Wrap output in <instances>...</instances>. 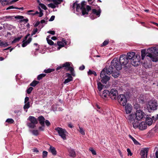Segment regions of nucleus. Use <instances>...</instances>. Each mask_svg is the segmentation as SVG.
Segmentation results:
<instances>
[{"label":"nucleus","mask_w":158,"mask_h":158,"mask_svg":"<svg viewBox=\"0 0 158 158\" xmlns=\"http://www.w3.org/2000/svg\"><path fill=\"white\" fill-rule=\"evenodd\" d=\"M47 32L52 35H54L55 34V32L54 31H48Z\"/></svg>","instance_id":"obj_53"},{"label":"nucleus","mask_w":158,"mask_h":158,"mask_svg":"<svg viewBox=\"0 0 158 158\" xmlns=\"http://www.w3.org/2000/svg\"><path fill=\"white\" fill-rule=\"evenodd\" d=\"M111 73L112 74V76L115 78L118 77L119 75V73L118 71L115 72V70H114V71L112 72V73H111Z\"/></svg>","instance_id":"obj_28"},{"label":"nucleus","mask_w":158,"mask_h":158,"mask_svg":"<svg viewBox=\"0 0 158 158\" xmlns=\"http://www.w3.org/2000/svg\"><path fill=\"white\" fill-rule=\"evenodd\" d=\"M152 118L153 119L155 120H157L158 119V114H157L156 116L155 117V116H152Z\"/></svg>","instance_id":"obj_60"},{"label":"nucleus","mask_w":158,"mask_h":158,"mask_svg":"<svg viewBox=\"0 0 158 158\" xmlns=\"http://www.w3.org/2000/svg\"><path fill=\"white\" fill-rule=\"evenodd\" d=\"M68 151L70 156L73 157H75L76 156L75 152L73 149H69Z\"/></svg>","instance_id":"obj_23"},{"label":"nucleus","mask_w":158,"mask_h":158,"mask_svg":"<svg viewBox=\"0 0 158 158\" xmlns=\"http://www.w3.org/2000/svg\"><path fill=\"white\" fill-rule=\"evenodd\" d=\"M79 128L80 129L79 132L81 133V134L82 135H85V131L83 130V128L82 127H79Z\"/></svg>","instance_id":"obj_46"},{"label":"nucleus","mask_w":158,"mask_h":158,"mask_svg":"<svg viewBox=\"0 0 158 158\" xmlns=\"http://www.w3.org/2000/svg\"><path fill=\"white\" fill-rule=\"evenodd\" d=\"M22 37L23 36L22 35H21L19 37L15 38L14 39V40L12 41V44H13L15 43H16L18 42H19V40L21 39Z\"/></svg>","instance_id":"obj_27"},{"label":"nucleus","mask_w":158,"mask_h":158,"mask_svg":"<svg viewBox=\"0 0 158 158\" xmlns=\"http://www.w3.org/2000/svg\"><path fill=\"white\" fill-rule=\"evenodd\" d=\"M9 45L7 42L4 43L3 41L0 40V46L6 47Z\"/></svg>","instance_id":"obj_25"},{"label":"nucleus","mask_w":158,"mask_h":158,"mask_svg":"<svg viewBox=\"0 0 158 158\" xmlns=\"http://www.w3.org/2000/svg\"><path fill=\"white\" fill-rule=\"evenodd\" d=\"M86 2L85 1H82L81 3V12L82 15H87L88 14V12L91 10L90 6L87 5L86 8L85 7V4Z\"/></svg>","instance_id":"obj_9"},{"label":"nucleus","mask_w":158,"mask_h":158,"mask_svg":"<svg viewBox=\"0 0 158 158\" xmlns=\"http://www.w3.org/2000/svg\"><path fill=\"white\" fill-rule=\"evenodd\" d=\"M13 17V16H6L4 17H3L2 19H2L3 20H8L9 19H12V18Z\"/></svg>","instance_id":"obj_31"},{"label":"nucleus","mask_w":158,"mask_h":158,"mask_svg":"<svg viewBox=\"0 0 158 158\" xmlns=\"http://www.w3.org/2000/svg\"><path fill=\"white\" fill-rule=\"evenodd\" d=\"M127 151L128 152V155L131 156L132 155V153L131 152V151L129 148H127Z\"/></svg>","instance_id":"obj_51"},{"label":"nucleus","mask_w":158,"mask_h":158,"mask_svg":"<svg viewBox=\"0 0 158 158\" xmlns=\"http://www.w3.org/2000/svg\"><path fill=\"white\" fill-rule=\"evenodd\" d=\"M33 152H39L38 150L36 148H34L33 149Z\"/></svg>","instance_id":"obj_63"},{"label":"nucleus","mask_w":158,"mask_h":158,"mask_svg":"<svg viewBox=\"0 0 158 158\" xmlns=\"http://www.w3.org/2000/svg\"><path fill=\"white\" fill-rule=\"evenodd\" d=\"M48 154V152L45 151H44L43 152V158L46 157Z\"/></svg>","instance_id":"obj_47"},{"label":"nucleus","mask_w":158,"mask_h":158,"mask_svg":"<svg viewBox=\"0 0 158 158\" xmlns=\"http://www.w3.org/2000/svg\"><path fill=\"white\" fill-rule=\"evenodd\" d=\"M46 74L45 73H42L38 75L37 77V79L38 80H40L42 79V78L44 77Z\"/></svg>","instance_id":"obj_29"},{"label":"nucleus","mask_w":158,"mask_h":158,"mask_svg":"<svg viewBox=\"0 0 158 158\" xmlns=\"http://www.w3.org/2000/svg\"><path fill=\"white\" fill-rule=\"evenodd\" d=\"M55 18V16L54 15H52L49 20V21H52L54 20Z\"/></svg>","instance_id":"obj_54"},{"label":"nucleus","mask_w":158,"mask_h":158,"mask_svg":"<svg viewBox=\"0 0 158 158\" xmlns=\"http://www.w3.org/2000/svg\"><path fill=\"white\" fill-rule=\"evenodd\" d=\"M146 123L149 126L151 125L153 121L152 118L148 117H146Z\"/></svg>","instance_id":"obj_22"},{"label":"nucleus","mask_w":158,"mask_h":158,"mask_svg":"<svg viewBox=\"0 0 158 158\" xmlns=\"http://www.w3.org/2000/svg\"><path fill=\"white\" fill-rule=\"evenodd\" d=\"M85 68V66L84 65H82L79 68V69L81 70H83Z\"/></svg>","instance_id":"obj_57"},{"label":"nucleus","mask_w":158,"mask_h":158,"mask_svg":"<svg viewBox=\"0 0 158 158\" xmlns=\"http://www.w3.org/2000/svg\"><path fill=\"white\" fill-rule=\"evenodd\" d=\"M49 150L53 155H55L56 154V151L54 147L50 146Z\"/></svg>","instance_id":"obj_24"},{"label":"nucleus","mask_w":158,"mask_h":158,"mask_svg":"<svg viewBox=\"0 0 158 158\" xmlns=\"http://www.w3.org/2000/svg\"><path fill=\"white\" fill-rule=\"evenodd\" d=\"M118 94V92L116 89H112L110 92L109 91V96L112 99H116Z\"/></svg>","instance_id":"obj_13"},{"label":"nucleus","mask_w":158,"mask_h":158,"mask_svg":"<svg viewBox=\"0 0 158 158\" xmlns=\"http://www.w3.org/2000/svg\"><path fill=\"white\" fill-rule=\"evenodd\" d=\"M119 60L121 64L122 65H126L129 62L128 59L127 58L126 55L122 54L121 55Z\"/></svg>","instance_id":"obj_12"},{"label":"nucleus","mask_w":158,"mask_h":158,"mask_svg":"<svg viewBox=\"0 0 158 158\" xmlns=\"http://www.w3.org/2000/svg\"><path fill=\"white\" fill-rule=\"evenodd\" d=\"M15 18L16 19L21 20L24 18V17L22 16L17 15L15 17Z\"/></svg>","instance_id":"obj_48"},{"label":"nucleus","mask_w":158,"mask_h":158,"mask_svg":"<svg viewBox=\"0 0 158 158\" xmlns=\"http://www.w3.org/2000/svg\"><path fill=\"white\" fill-rule=\"evenodd\" d=\"M98 88L99 91H101L102 89V87L104 86L101 83V82H97Z\"/></svg>","instance_id":"obj_26"},{"label":"nucleus","mask_w":158,"mask_h":158,"mask_svg":"<svg viewBox=\"0 0 158 158\" xmlns=\"http://www.w3.org/2000/svg\"><path fill=\"white\" fill-rule=\"evenodd\" d=\"M40 23V21H37L36 22V23L34 25V26L35 27H36L38 26L39 25Z\"/></svg>","instance_id":"obj_61"},{"label":"nucleus","mask_w":158,"mask_h":158,"mask_svg":"<svg viewBox=\"0 0 158 158\" xmlns=\"http://www.w3.org/2000/svg\"><path fill=\"white\" fill-rule=\"evenodd\" d=\"M32 39L31 37L28 38L27 41H23V44H22V46L23 47H26L28 44H29L31 41Z\"/></svg>","instance_id":"obj_21"},{"label":"nucleus","mask_w":158,"mask_h":158,"mask_svg":"<svg viewBox=\"0 0 158 158\" xmlns=\"http://www.w3.org/2000/svg\"><path fill=\"white\" fill-rule=\"evenodd\" d=\"M129 61L130 60L131 64L134 66H137L139 64L140 56L135 55L134 52L128 53L126 55Z\"/></svg>","instance_id":"obj_3"},{"label":"nucleus","mask_w":158,"mask_h":158,"mask_svg":"<svg viewBox=\"0 0 158 158\" xmlns=\"http://www.w3.org/2000/svg\"><path fill=\"white\" fill-rule=\"evenodd\" d=\"M108 70L107 68H104L101 71L100 73V77L101 78V82L102 83L106 84L110 78L109 76L111 74L108 73Z\"/></svg>","instance_id":"obj_6"},{"label":"nucleus","mask_w":158,"mask_h":158,"mask_svg":"<svg viewBox=\"0 0 158 158\" xmlns=\"http://www.w3.org/2000/svg\"><path fill=\"white\" fill-rule=\"evenodd\" d=\"M34 45L35 46L37 47V48H35V50L36 51L39 50L40 49V48L38 44L37 43H34Z\"/></svg>","instance_id":"obj_56"},{"label":"nucleus","mask_w":158,"mask_h":158,"mask_svg":"<svg viewBox=\"0 0 158 158\" xmlns=\"http://www.w3.org/2000/svg\"><path fill=\"white\" fill-rule=\"evenodd\" d=\"M55 130L58 132L59 135L63 139L65 140L66 139V136L68 132L65 129L60 127H57L55 128Z\"/></svg>","instance_id":"obj_10"},{"label":"nucleus","mask_w":158,"mask_h":158,"mask_svg":"<svg viewBox=\"0 0 158 158\" xmlns=\"http://www.w3.org/2000/svg\"><path fill=\"white\" fill-rule=\"evenodd\" d=\"M148 151V148H145L141 151L140 155L141 156V158H145L147 157Z\"/></svg>","instance_id":"obj_15"},{"label":"nucleus","mask_w":158,"mask_h":158,"mask_svg":"<svg viewBox=\"0 0 158 158\" xmlns=\"http://www.w3.org/2000/svg\"><path fill=\"white\" fill-rule=\"evenodd\" d=\"M101 96L102 98L105 99L107 97V96H109V91L107 89L104 90Z\"/></svg>","instance_id":"obj_20"},{"label":"nucleus","mask_w":158,"mask_h":158,"mask_svg":"<svg viewBox=\"0 0 158 158\" xmlns=\"http://www.w3.org/2000/svg\"><path fill=\"white\" fill-rule=\"evenodd\" d=\"M145 114L144 112L139 110L136 111L135 114L128 115L126 118L129 123H132L133 127L136 128L138 127L139 121L143 118H145Z\"/></svg>","instance_id":"obj_1"},{"label":"nucleus","mask_w":158,"mask_h":158,"mask_svg":"<svg viewBox=\"0 0 158 158\" xmlns=\"http://www.w3.org/2000/svg\"><path fill=\"white\" fill-rule=\"evenodd\" d=\"M28 119L30 122L27 123V126L29 128H35L36 127V124H37L38 123L37 119L35 117L33 116H29Z\"/></svg>","instance_id":"obj_7"},{"label":"nucleus","mask_w":158,"mask_h":158,"mask_svg":"<svg viewBox=\"0 0 158 158\" xmlns=\"http://www.w3.org/2000/svg\"><path fill=\"white\" fill-rule=\"evenodd\" d=\"M38 3H39V5L44 10H46L47 9L46 6L44 4L41 3L38 0Z\"/></svg>","instance_id":"obj_32"},{"label":"nucleus","mask_w":158,"mask_h":158,"mask_svg":"<svg viewBox=\"0 0 158 158\" xmlns=\"http://www.w3.org/2000/svg\"><path fill=\"white\" fill-rule=\"evenodd\" d=\"M147 127V124L146 123L144 122H142L141 123L138 125V127L141 130H145L146 129Z\"/></svg>","instance_id":"obj_14"},{"label":"nucleus","mask_w":158,"mask_h":158,"mask_svg":"<svg viewBox=\"0 0 158 158\" xmlns=\"http://www.w3.org/2000/svg\"><path fill=\"white\" fill-rule=\"evenodd\" d=\"M122 68V65L117 58H114L111 61V65L107 68L108 69L109 74H111L114 71V69L117 70H119Z\"/></svg>","instance_id":"obj_4"},{"label":"nucleus","mask_w":158,"mask_h":158,"mask_svg":"<svg viewBox=\"0 0 158 158\" xmlns=\"http://www.w3.org/2000/svg\"><path fill=\"white\" fill-rule=\"evenodd\" d=\"M45 119L42 116H40L38 118L37 120L39 121L40 123L43 127H44V121Z\"/></svg>","instance_id":"obj_17"},{"label":"nucleus","mask_w":158,"mask_h":158,"mask_svg":"<svg viewBox=\"0 0 158 158\" xmlns=\"http://www.w3.org/2000/svg\"><path fill=\"white\" fill-rule=\"evenodd\" d=\"M81 6L79 4L77 3L76 10L77 11L79 12V10L80 9H81Z\"/></svg>","instance_id":"obj_49"},{"label":"nucleus","mask_w":158,"mask_h":158,"mask_svg":"<svg viewBox=\"0 0 158 158\" xmlns=\"http://www.w3.org/2000/svg\"><path fill=\"white\" fill-rule=\"evenodd\" d=\"M101 11L100 9L98 10H97L96 9H94L92 10V13L93 14L95 15L98 17L100 16Z\"/></svg>","instance_id":"obj_18"},{"label":"nucleus","mask_w":158,"mask_h":158,"mask_svg":"<svg viewBox=\"0 0 158 158\" xmlns=\"http://www.w3.org/2000/svg\"><path fill=\"white\" fill-rule=\"evenodd\" d=\"M57 44L59 46L58 49L59 50L61 48L64 47L65 45H66L67 43L66 41H64V42L59 41L57 42Z\"/></svg>","instance_id":"obj_19"},{"label":"nucleus","mask_w":158,"mask_h":158,"mask_svg":"<svg viewBox=\"0 0 158 158\" xmlns=\"http://www.w3.org/2000/svg\"><path fill=\"white\" fill-rule=\"evenodd\" d=\"M88 75H91L92 74H94L95 76L97 75L96 73L94 71L91 70L90 69L89 70V71L88 72Z\"/></svg>","instance_id":"obj_36"},{"label":"nucleus","mask_w":158,"mask_h":158,"mask_svg":"<svg viewBox=\"0 0 158 158\" xmlns=\"http://www.w3.org/2000/svg\"><path fill=\"white\" fill-rule=\"evenodd\" d=\"M29 98L27 97H26L25 98L24 103H27V102H28V101H29Z\"/></svg>","instance_id":"obj_59"},{"label":"nucleus","mask_w":158,"mask_h":158,"mask_svg":"<svg viewBox=\"0 0 158 158\" xmlns=\"http://www.w3.org/2000/svg\"><path fill=\"white\" fill-rule=\"evenodd\" d=\"M33 88L32 87H30L27 90V93L28 94H30L33 89Z\"/></svg>","instance_id":"obj_44"},{"label":"nucleus","mask_w":158,"mask_h":158,"mask_svg":"<svg viewBox=\"0 0 158 158\" xmlns=\"http://www.w3.org/2000/svg\"><path fill=\"white\" fill-rule=\"evenodd\" d=\"M52 1L56 5H57L60 4L63 2V0H52Z\"/></svg>","instance_id":"obj_30"},{"label":"nucleus","mask_w":158,"mask_h":158,"mask_svg":"<svg viewBox=\"0 0 158 158\" xmlns=\"http://www.w3.org/2000/svg\"><path fill=\"white\" fill-rule=\"evenodd\" d=\"M109 43L108 40H105L103 43L102 45H101V46H106Z\"/></svg>","instance_id":"obj_50"},{"label":"nucleus","mask_w":158,"mask_h":158,"mask_svg":"<svg viewBox=\"0 0 158 158\" xmlns=\"http://www.w3.org/2000/svg\"><path fill=\"white\" fill-rule=\"evenodd\" d=\"M48 36H47L46 38L48 43L51 45H53L54 44V42L51 40L49 39L48 38Z\"/></svg>","instance_id":"obj_39"},{"label":"nucleus","mask_w":158,"mask_h":158,"mask_svg":"<svg viewBox=\"0 0 158 158\" xmlns=\"http://www.w3.org/2000/svg\"><path fill=\"white\" fill-rule=\"evenodd\" d=\"M129 137L133 140L134 144L136 145H138L139 144V143L131 135H129Z\"/></svg>","instance_id":"obj_34"},{"label":"nucleus","mask_w":158,"mask_h":158,"mask_svg":"<svg viewBox=\"0 0 158 158\" xmlns=\"http://www.w3.org/2000/svg\"><path fill=\"white\" fill-rule=\"evenodd\" d=\"M54 69H45L44 72L45 73H50L52 72H53L54 71Z\"/></svg>","instance_id":"obj_35"},{"label":"nucleus","mask_w":158,"mask_h":158,"mask_svg":"<svg viewBox=\"0 0 158 158\" xmlns=\"http://www.w3.org/2000/svg\"><path fill=\"white\" fill-rule=\"evenodd\" d=\"M39 83V81L34 80L30 84V85L33 87H35Z\"/></svg>","instance_id":"obj_33"},{"label":"nucleus","mask_w":158,"mask_h":158,"mask_svg":"<svg viewBox=\"0 0 158 158\" xmlns=\"http://www.w3.org/2000/svg\"><path fill=\"white\" fill-rule=\"evenodd\" d=\"M25 103V104L23 106L24 109H26L29 108L30 106V102H28L27 103Z\"/></svg>","instance_id":"obj_37"},{"label":"nucleus","mask_w":158,"mask_h":158,"mask_svg":"<svg viewBox=\"0 0 158 158\" xmlns=\"http://www.w3.org/2000/svg\"><path fill=\"white\" fill-rule=\"evenodd\" d=\"M156 158H158V151H157L156 152Z\"/></svg>","instance_id":"obj_64"},{"label":"nucleus","mask_w":158,"mask_h":158,"mask_svg":"<svg viewBox=\"0 0 158 158\" xmlns=\"http://www.w3.org/2000/svg\"><path fill=\"white\" fill-rule=\"evenodd\" d=\"M71 63L69 62H66L64 64L60 65L56 68V70H58L64 68V69L66 70L70 71L71 74L69 73H66L65 74L66 77L67 78L63 82V83L64 84H66L73 80V77H73L75 76L73 68L72 67L70 66Z\"/></svg>","instance_id":"obj_2"},{"label":"nucleus","mask_w":158,"mask_h":158,"mask_svg":"<svg viewBox=\"0 0 158 158\" xmlns=\"http://www.w3.org/2000/svg\"><path fill=\"white\" fill-rule=\"evenodd\" d=\"M48 6L49 7H51L53 9L55 8L56 7V5L54 3L53 4L52 3H50L48 5Z\"/></svg>","instance_id":"obj_41"},{"label":"nucleus","mask_w":158,"mask_h":158,"mask_svg":"<svg viewBox=\"0 0 158 158\" xmlns=\"http://www.w3.org/2000/svg\"><path fill=\"white\" fill-rule=\"evenodd\" d=\"M28 21V19H23L20 20V22H25L26 23H27Z\"/></svg>","instance_id":"obj_55"},{"label":"nucleus","mask_w":158,"mask_h":158,"mask_svg":"<svg viewBox=\"0 0 158 158\" xmlns=\"http://www.w3.org/2000/svg\"><path fill=\"white\" fill-rule=\"evenodd\" d=\"M6 122L8 123L9 124H12L14 123V120L12 118H8L6 121Z\"/></svg>","instance_id":"obj_40"},{"label":"nucleus","mask_w":158,"mask_h":158,"mask_svg":"<svg viewBox=\"0 0 158 158\" xmlns=\"http://www.w3.org/2000/svg\"><path fill=\"white\" fill-rule=\"evenodd\" d=\"M118 101L119 104L123 106H124L126 105L127 102V99L125 95L123 94H120L118 97Z\"/></svg>","instance_id":"obj_11"},{"label":"nucleus","mask_w":158,"mask_h":158,"mask_svg":"<svg viewBox=\"0 0 158 158\" xmlns=\"http://www.w3.org/2000/svg\"><path fill=\"white\" fill-rule=\"evenodd\" d=\"M44 122H45L46 125L47 126H48L50 125V123L48 120H46Z\"/></svg>","instance_id":"obj_52"},{"label":"nucleus","mask_w":158,"mask_h":158,"mask_svg":"<svg viewBox=\"0 0 158 158\" xmlns=\"http://www.w3.org/2000/svg\"><path fill=\"white\" fill-rule=\"evenodd\" d=\"M15 9V7H14L13 6H9V7H7L6 9V10H8L10 9Z\"/></svg>","instance_id":"obj_58"},{"label":"nucleus","mask_w":158,"mask_h":158,"mask_svg":"<svg viewBox=\"0 0 158 158\" xmlns=\"http://www.w3.org/2000/svg\"><path fill=\"white\" fill-rule=\"evenodd\" d=\"M77 2L75 3H74L73 4V6H72V8L73 9H74L76 6V4H77Z\"/></svg>","instance_id":"obj_62"},{"label":"nucleus","mask_w":158,"mask_h":158,"mask_svg":"<svg viewBox=\"0 0 158 158\" xmlns=\"http://www.w3.org/2000/svg\"><path fill=\"white\" fill-rule=\"evenodd\" d=\"M148 52L147 56L150 57L153 62H156L158 60V48L156 47L148 48L147 49Z\"/></svg>","instance_id":"obj_5"},{"label":"nucleus","mask_w":158,"mask_h":158,"mask_svg":"<svg viewBox=\"0 0 158 158\" xmlns=\"http://www.w3.org/2000/svg\"><path fill=\"white\" fill-rule=\"evenodd\" d=\"M38 31V29L37 28L34 29L32 31V33L31 34V36H32L33 35L36 34Z\"/></svg>","instance_id":"obj_42"},{"label":"nucleus","mask_w":158,"mask_h":158,"mask_svg":"<svg viewBox=\"0 0 158 158\" xmlns=\"http://www.w3.org/2000/svg\"><path fill=\"white\" fill-rule=\"evenodd\" d=\"M125 109L127 114L125 116L126 117V116L129 115L128 114L131 112L132 109L131 105L128 104H127V105L126 104V105H125Z\"/></svg>","instance_id":"obj_16"},{"label":"nucleus","mask_w":158,"mask_h":158,"mask_svg":"<svg viewBox=\"0 0 158 158\" xmlns=\"http://www.w3.org/2000/svg\"><path fill=\"white\" fill-rule=\"evenodd\" d=\"M147 108L149 112L154 110L157 109L158 105L155 100H151L149 101L147 105Z\"/></svg>","instance_id":"obj_8"},{"label":"nucleus","mask_w":158,"mask_h":158,"mask_svg":"<svg viewBox=\"0 0 158 158\" xmlns=\"http://www.w3.org/2000/svg\"><path fill=\"white\" fill-rule=\"evenodd\" d=\"M145 55V51L143 50H142L141 51V57L142 60H143L144 59Z\"/></svg>","instance_id":"obj_38"},{"label":"nucleus","mask_w":158,"mask_h":158,"mask_svg":"<svg viewBox=\"0 0 158 158\" xmlns=\"http://www.w3.org/2000/svg\"><path fill=\"white\" fill-rule=\"evenodd\" d=\"M89 150L91 151L93 155H96V152L92 148H90L89 149Z\"/></svg>","instance_id":"obj_43"},{"label":"nucleus","mask_w":158,"mask_h":158,"mask_svg":"<svg viewBox=\"0 0 158 158\" xmlns=\"http://www.w3.org/2000/svg\"><path fill=\"white\" fill-rule=\"evenodd\" d=\"M32 134L35 135H38L39 134L38 131L37 130H33L32 131Z\"/></svg>","instance_id":"obj_45"}]
</instances>
